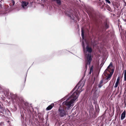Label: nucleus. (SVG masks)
I'll list each match as a JSON object with an SVG mask.
<instances>
[{
	"label": "nucleus",
	"instance_id": "obj_1",
	"mask_svg": "<svg viewBox=\"0 0 126 126\" xmlns=\"http://www.w3.org/2000/svg\"><path fill=\"white\" fill-rule=\"evenodd\" d=\"M81 36L83 39L82 42V45L83 47V51L85 54L86 55L87 60L86 61V64L85 65V67L87 68V64L90 65L92 60L91 53L92 51L91 48L88 45V44L86 40L84 39V32L82 29H81Z\"/></svg>",
	"mask_w": 126,
	"mask_h": 126
},
{
	"label": "nucleus",
	"instance_id": "obj_2",
	"mask_svg": "<svg viewBox=\"0 0 126 126\" xmlns=\"http://www.w3.org/2000/svg\"><path fill=\"white\" fill-rule=\"evenodd\" d=\"M65 98L67 99L65 101L62 103V104L66 106L67 107V109L68 110L70 109L71 107L73 105L74 103L77 98L72 96V94L69 96H66Z\"/></svg>",
	"mask_w": 126,
	"mask_h": 126
},
{
	"label": "nucleus",
	"instance_id": "obj_3",
	"mask_svg": "<svg viewBox=\"0 0 126 126\" xmlns=\"http://www.w3.org/2000/svg\"><path fill=\"white\" fill-rule=\"evenodd\" d=\"M84 84V82L80 81L73 90V91H75L72 94V96L78 98L79 94L83 90L82 88Z\"/></svg>",
	"mask_w": 126,
	"mask_h": 126
},
{
	"label": "nucleus",
	"instance_id": "obj_4",
	"mask_svg": "<svg viewBox=\"0 0 126 126\" xmlns=\"http://www.w3.org/2000/svg\"><path fill=\"white\" fill-rule=\"evenodd\" d=\"M58 114L60 117H63L66 116V112L64 108L60 107L59 108Z\"/></svg>",
	"mask_w": 126,
	"mask_h": 126
},
{
	"label": "nucleus",
	"instance_id": "obj_5",
	"mask_svg": "<svg viewBox=\"0 0 126 126\" xmlns=\"http://www.w3.org/2000/svg\"><path fill=\"white\" fill-rule=\"evenodd\" d=\"M28 3L25 1H22L21 2V6L22 8L24 9H27L28 7Z\"/></svg>",
	"mask_w": 126,
	"mask_h": 126
},
{
	"label": "nucleus",
	"instance_id": "obj_6",
	"mask_svg": "<svg viewBox=\"0 0 126 126\" xmlns=\"http://www.w3.org/2000/svg\"><path fill=\"white\" fill-rule=\"evenodd\" d=\"M112 67V63H111L110 64H109V65L107 67V69L105 70V73L107 74V71H108L109 73H110V67Z\"/></svg>",
	"mask_w": 126,
	"mask_h": 126
},
{
	"label": "nucleus",
	"instance_id": "obj_7",
	"mask_svg": "<svg viewBox=\"0 0 126 126\" xmlns=\"http://www.w3.org/2000/svg\"><path fill=\"white\" fill-rule=\"evenodd\" d=\"M65 14L70 17L72 19L74 20V17L72 16L71 13H70L68 11L67 12L66 11L65 12Z\"/></svg>",
	"mask_w": 126,
	"mask_h": 126
},
{
	"label": "nucleus",
	"instance_id": "obj_8",
	"mask_svg": "<svg viewBox=\"0 0 126 126\" xmlns=\"http://www.w3.org/2000/svg\"><path fill=\"white\" fill-rule=\"evenodd\" d=\"M54 106V104L53 103L49 105L46 109V110H50Z\"/></svg>",
	"mask_w": 126,
	"mask_h": 126
},
{
	"label": "nucleus",
	"instance_id": "obj_9",
	"mask_svg": "<svg viewBox=\"0 0 126 126\" xmlns=\"http://www.w3.org/2000/svg\"><path fill=\"white\" fill-rule=\"evenodd\" d=\"M126 116V112L124 110L121 114V120H123Z\"/></svg>",
	"mask_w": 126,
	"mask_h": 126
},
{
	"label": "nucleus",
	"instance_id": "obj_10",
	"mask_svg": "<svg viewBox=\"0 0 126 126\" xmlns=\"http://www.w3.org/2000/svg\"><path fill=\"white\" fill-rule=\"evenodd\" d=\"M103 81L102 80L100 81L99 84L98 85V87L99 88H101L103 86Z\"/></svg>",
	"mask_w": 126,
	"mask_h": 126
},
{
	"label": "nucleus",
	"instance_id": "obj_11",
	"mask_svg": "<svg viewBox=\"0 0 126 126\" xmlns=\"http://www.w3.org/2000/svg\"><path fill=\"white\" fill-rule=\"evenodd\" d=\"M55 1L58 5H60L61 4V2L60 0H56Z\"/></svg>",
	"mask_w": 126,
	"mask_h": 126
},
{
	"label": "nucleus",
	"instance_id": "obj_12",
	"mask_svg": "<svg viewBox=\"0 0 126 126\" xmlns=\"http://www.w3.org/2000/svg\"><path fill=\"white\" fill-rule=\"evenodd\" d=\"M112 74H111L110 73V74H109L108 76L107 77L106 79L107 80L110 79L112 75Z\"/></svg>",
	"mask_w": 126,
	"mask_h": 126
},
{
	"label": "nucleus",
	"instance_id": "obj_13",
	"mask_svg": "<svg viewBox=\"0 0 126 126\" xmlns=\"http://www.w3.org/2000/svg\"><path fill=\"white\" fill-rule=\"evenodd\" d=\"M93 72V66H92L90 69V71L89 73V74H91V73Z\"/></svg>",
	"mask_w": 126,
	"mask_h": 126
},
{
	"label": "nucleus",
	"instance_id": "obj_14",
	"mask_svg": "<svg viewBox=\"0 0 126 126\" xmlns=\"http://www.w3.org/2000/svg\"><path fill=\"white\" fill-rule=\"evenodd\" d=\"M119 84V83L116 82L114 86V87L116 88L118 86Z\"/></svg>",
	"mask_w": 126,
	"mask_h": 126
},
{
	"label": "nucleus",
	"instance_id": "obj_15",
	"mask_svg": "<svg viewBox=\"0 0 126 126\" xmlns=\"http://www.w3.org/2000/svg\"><path fill=\"white\" fill-rule=\"evenodd\" d=\"M120 78L119 77H118V78L117 79L116 82L119 83V81H120Z\"/></svg>",
	"mask_w": 126,
	"mask_h": 126
},
{
	"label": "nucleus",
	"instance_id": "obj_16",
	"mask_svg": "<svg viewBox=\"0 0 126 126\" xmlns=\"http://www.w3.org/2000/svg\"><path fill=\"white\" fill-rule=\"evenodd\" d=\"M105 0L107 3H108L109 4H110L111 3L110 1L109 0Z\"/></svg>",
	"mask_w": 126,
	"mask_h": 126
},
{
	"label": "nucleus",
	"instance_id": "obj_17",
	"mask_svg": "<svg viewBox=\"0 0 126 126\" xmlns=\"http://www.w3.org/2000/svg\"><path fill=\"white\" fill-rule=\"evenodd\" d=\"M123 2L125 4V5H124V6H126V0H124Z\"/></svg>",
	"mask_w": 126,
	"mask_h": 126
},
{
	"label": "nucleus",
	"instance_id": "obj_18",
	"mask_svg": "<svg viewBox=\"0 0 126 126\" xmlns=\"http://www.w3.org/2000/svg\"><path fill=\"white\" fill-rule=\"evenodd\" d=\"M124 80L126 81V75H124Z\"/></svg>",
	"mask_w": 126,
	"mask_h": 126
},
{
	"label": "nucleus",
	"instance_id": "obj_19",
	"mask_svg": "<svg viewBox=\"0 0 126 126\" xmlns=\"http://www.w3.org/2000/svg\"><path fill=\"white\" fill-rule=\"evenodd\" d=\"M124 75H126V71L125 70L124 71Z\"/></svg>",
	"mask_w": 126,
	"mask_h": 126
},
{
	"label": "nucleus",
	"instance_id": "obj_20",
	"mask_svg": "<svg viewBox=\"0 0 126 126\" xmlns=\"http://www.w3.org/2000/svg\"><path fill=\"white\" fill-rule=\"evenodd\" d=\"M12 2L13 3V5H14L15 4V2L13 0H12Z\"/></svg>",
	"mask_w": 126,
	"mask_h": 126
},
{
	"label": "nucleus",
	"instance_id": "obj_21",
	"mask_svg": "<svg viewBox=\"0 0 126 126\" xmlns=\"http://www.w3.org/2000/svg\"><path fill=\"white\" fill-rule=\"evenodd\" d=\"M44 1V2H45L47 0H43Z\"/></svg>",
	"mask_w": 126,
	"mask_h": 126
},
{
	"label": "nucleus",
	"instance_id": "obj_22",
	"mask_svg": "<svg viewBox=\"0 0 126 126\" xmlns=\"http://www.w3.org/2000/svg\"><path fill=\"white\" fill-rule=\"evenodd\" d=\"M56 0H52V1H55Z\"/></svg>",
	"mask_w": 126,
	"mask_h": 126
},
{
	"label": "nucleus",
	"instance_id": "obj_23",
	"mask_svg": "<svg viewBox=\"0 0 126 126\" xmlns=\"http://www.w3.org/2000/svg\"><path fill=\"white\" fill-rule=\"evenodd\" d=\"M124 20L125 21V22L126 21V20H124Z\"/></svg>",
	"mask_w": 126,
	"mask_h": 126
},
{
	"label": "nucleus",
	"instance_id": "obj_24",
	"mask_svg": "<svg viewBox=\"0 0 126 126\" xmlns=\"http://www.w3.org/2000/svg\"><path fill=\"white\" fill-rule=\"evenodd\" d=\"M1 107V106L0 105V107Z\"/></svg>",
	"mask_w": 126,
	"mask_h": 126
}]
</instances>
